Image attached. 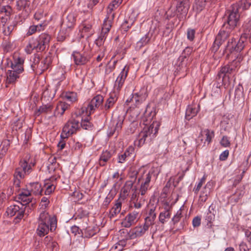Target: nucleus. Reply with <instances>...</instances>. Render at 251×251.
Instances as JSON below:
<instances>
[{"label":"nucleus","instance_id":"f257e3e1","mask_svg":"<svg viewBox=\"0 0 251 251\" xmlns=\"http://www.w3.org/2000/svg\"><path fill=\"white\" fill-rule=\"evenodd\" d=\"M251 43V22L246 23L244 25V32L237 42L235 39L232 38L228 41L226 46V50L230 53L233 51L237 52L241 51L247 44V40Z\"/></svg>","mask_w":251,"mask_h":251},{"label":"nucleus","instance_id":"f03ea898","mask_svg":"<svg viewBox=\"0 0 251 251\" xmlns=\"http://www.w3.org/2000/svg\"><path fill=\"white\" fill-rule=\"evenodd\" d=\"M37 234L40 237L47 235L49 230L54 231L57 227V220L54 216H50L45 211H42L38 218Z\"/></svg>","mask_w":251,"mask_h":251},{"label":"nucleus","instance_id":"7ed1b4c3","mask_svg":"<svg viewBox=\"0 0 251 251\" xmlns=\"http://www.w3.org/2000/svg\"><path fill=\"white\" fill-rule=\"evenodd\" d=\"M50 39V36L46 33H43L37 37H32L29 39L25 51L28 54L31 53L33 50L37 52L43 51L49 47Z\"/></svg>","mask_w":251,"mask_h":251},{"label":"nucleus","instance_id":"20e7f679","mask_svg":"<svg viewBox=\"0 0 251 251\" xmlns=\"http://www.w3.org/2000/svg\"><path fill=\"white\" fill-rule=\"evenodd\" d=\"M241 7L239 3L237 2L233 3L226 13V21L220 30L228 31L229 36L232 30L239 23L240 18L239 9Z\"/></svg>","mask_w":251,"mask_h":251},{"label":"nucleus","instance_id":"39448f33","mask_svg":"<svg viewBox=\"0 0 251 251\" xmlns=\"http://www.w3.org/2000/svg\"><path fill=\"white\" fill-rule=\"evenodd\" d=\"M160 126L159 122L154 121L149 126L145 128L139 135V146L143 145L146 140H151L157 133L159 127Z\"/></svg>","mask_w":251,"mask_h":251},{"label":"nucleus","instance_id":"423d86ee","mask_svg":"<svg viewBox=\"0 0 251 251\" xmlns=\"http://www.w3.org/2000/svg\"><path fill=\"white\" fill-rule=\"evenodd\" d=\"M243 56L239 54L229 64L223 67L218 75L219 78L222 77L223 80L225 76H228L229 75L234 74L236 71L237 68L240 66V62L243 60Z\"/></svg>","mask_w":251,"mask_h":251},{"label":"nucleus","instance_id":"0eeeda50","mask_svg":"<svg viewBox=\"0 0 251 251\" xmlns=\"http://www.w3.org/2000/svg\"><path fill=\"white\" fill-rule=\"evenodd\" d=\"M79 121L75 119L69 120L63 128L60 135L61 139H67L69 136L75 133L79 129Z\"/></svg>","mask_w":251,"mask_h":251},{"label":"nucleus","instance_id":"6e6552de","mask_svg":"<svg viewBox=\"0 0 251 251\" xmlns=\"http://www.w3.org/2000/svg\"><path fill=\"white\" fill-rule=\"evenodd\" d=\"M134 190L130 197V206L136 209L135 211H139L140 212V209L145 205L146 197L139 195L137 188H134Z\"/></svg>","mask_w":251,"mask_h":251},{"label":"nucleus","instance_id":"1a4fd4ad","mask_svg":"<svg viewBox=\"0 0 251 251\" xmlns=\"http://www.w3.org/2000/svg\"><path fill=\"white\" fill-rule=\"evenodd\" d=\"M25 207V206H23V205H22L21 207L17 205H11L7 208L6 213L10 217L16 216L14 219V222L17 223L24 217Z\"/></svg>","mask_w":251,"mask_h":251},{"label":"nucleus","instance_id":"9d476101","mask_svg":"<svg viewBox=\"0 0 251 251\" xmlns=\"http://www.w3.org/2000/svg\"><path fill=\"white\" fill-rule=\"evenodd\" d=\"M75 65L81 66L86 64L91 58V55L88 52L81 51H74L72 55Z\"/></svg>","mask_w":251,"mask_h":251},{"label":"nucleus","instance_id":"9b49d317","mask_svg":"<svg viewBox=\"0 0 251 251\" xmlns=\"http://www.w3.org/2000/svg\"><path fill=\"white\" fill-rule=\"evenodd\" d=\"M31 166L28 165L26 160H21L20 162V167L17 168L14 175V178H23L25 175L29 174L31 172Z\"/></svg>","mask_w":251,"mask_h":251},{"label":"nucleus","instance_id":"f8f14e48","mask_svg":"<svg viewBox=\"0 0 251 251\" xmlns=\"http://www.w3.org/2000/svg\"><path fill=\"white\" fill-rule=\"evenodd\" d=\"M189 8V2L187 0H179L176 5V12L179 20L186 18Z\"/></svg>","mask_w":251,"mask_h":251},{"label":"nucleus","instance_id":"ddd939ff","mask_svg":"<svg viewBox=\"0 0 251 251\" xmlns=\"http://www.w3.org/2000/svg\"><path fill=\"white\" fill-rule=\"evenodd\" d=\"M229 36L228 31L226 32L224 30H220L218 34L216 36L215 40L211 48L212 51L214 52L217 51L220 46Z\"/></svg>","mask_w":251,"mask_h":251},{"label":"nucleus","instance_id":"4468645a","mask_svg":"<svg viewBox=\"0 0 251 251\" xmlns=\"http://www.w3.org/2000/svg\"><path fill=\"white\" fill-rule=\"evenodd\" d=\"M139 214V211H133L128 213L122 222V225L125 227H129L137 221Z\"/></svg>","mask_w":251,"mask_h":251},{"label":"nucleus","instance_id":"2eb2a0df","mask_svg":"<svg viewBox=\"0 0 251 251\" xmlns=\"http://www.w3.org/2000/svg\"><path fill=\"white\" fill-rule=\"evenodd\" d=\"M149 229L143 226H137L131 229L127 233V238L133 239L142 236Z\"/></svg>","mask_w":251,"mask_h":251},{"label":"nucleus","instance_id":"dca6fc26","mask_svg":"<svg viewBox=\"0 0 251 251\" xmlns=\"http://www.w3.org/2000/svg\"><path fill=\"white\" fill-rule=\"evenodd\" d=\"M103 101V98L100 95H98L94 97L85 108L86 112H89V114H91L102 104Z\"/></svg>","mask_w":251,"mask_h":251},{"label":"nucleus","instance_id":"f3484780","mask_svg":"<svg viewBox=\"0 0 251 251\" xmlns=\"http://www.w3.org/2000/svg\"><path fill=\"white\" fill-rule=\"evenodd\" d=\"M128 72V67L125 66L117 77L114 84V88L119 91L123 86Z\"/></svg>","mask_w":251,"mask_h":251},{"label":"nucleus","instance_id":"a211bd4d","mask_svg":"<svg viewBox=\"0 0 251 251\" xmlns=\"http://www.w3.org/2000/svg\"><path fill=\"white\" fill-rule=\"evenodd\" d=\"M148 96L147 89L143 87L141 89L139 92L133 95L131 99V101L135 102L136 106L143 102Z\"/></svg>","mask_w":251,"mask_h":251},{"label":"nucleus","instance_id":"6ab92c4d","mask_svg":"<svg viewBox=\"0 0 251 251\" xmlns=\"http://www.w3.org/2000/svg\"><path fill=\"white\" fill-rule=\"evenodd\" d=\"M134 181L127 180L124 186L122 188L121 191V197L123 200L126 199L129 195L130 192L132 191V194L134 192V188H137L136 186H134Z\"/></svg>","mask_w":251,"mask_h":251},{"label":"nucleus","instance_id":"aec40b11","mask_svg":"<svg viewBox=\"0 0 251 251\" xmlns=\"http://www.w3.org/2000/svg\"><path fill=\"white\" fill-rule=\"evenodd\" d=\"M134 156V148L133 146L128 147L124 152H122L118 155V163H123L128 158Z\"/></svg>","mask_w":251,"mask_h":251},{"label":"nucleus","instance_id":"412c9836","mask_svg":"<svg viewBox=\"0 0 251 251\" xmlns=\"http://www.w3.org/2000/svg\"><path fill=\"white\" fill-rule=\"evenodd\" d=\"M24 60L23 58L18 57L15 59L14 60L11 62V71L16 72L19 75L22 73L24 71L23 64Z\"/></svg>","mask_w":251,"mask_h":251},{"label":"nucleus","instance_id":"4be33fe9","mask_svg":"<svg viewBox=\"0 0 251 251\" xmlns=\"http://www.w3.org/2000/svg\"><path fill=\"white\" fill-rule=\"evenodd\" d=\"M114 17L115 14H109L107 13L106 18L104 20L101 29V32H102L103 33L107 34L108 33L112 26Z\"/></svg>","mask_w":251,"mask_h":251},{"label":"nucleus","instance_id":"5701e85b","mask_svg":"<svg viewBox=\"0 0 251 251\" xmlns=\"http://www.w3.org/2000/svg\"><path fill=\"white\" fill-rule=\"evenodd\" d=\"M31 195L29 191L27 190H24L18 194L17 198L21 201L20 203L21 206H25L31 202L32 199L30 197Z\"/></svg>","mask_w":251,"mask_h":251},{"label":"nucleus","instance_id":"b1692460","mask_svg":"<svg viewBox=\"0 0 251 251\" xmlns=\"http://www.w3.org/2000/svg\"><path fill=\"white\" fill-rule=\"evenodd\" d=\"M76 21V14L75 13H70L66 19L63 21V25L66 28L71 29L75 25Z\"/></svg>","mask_w":251,"mask_h":251},{"label":"nucleus","instance_id":"393cba45","mask_svg":"<svg viewBox=\"0 0 251 251\" xmlns=\"http://www.w3.org/2000/svg\"><path fill=\"white\" fill-rule=\"evenodd\" d=\"M156 217V213L155 212V208L150 209L148 216L145 219L144 224L148 229L154 224V220Z\"/></svg>","mask_w":251,"mask_h":251},{"label":"nucleus","instance_id":"a878e982","mask_svg":"<svg viewBox=\"0 0 251 251\" xmlns=\"http://www.w3.org/2000/svg\"><path fill=\"white\" fill-rule=\"evenodd\" d=\"M27 190L29 191L30 194L34 195H40L42 192L41 184L38 182L30 183L26 185Z\"/></svg>","mask_w":251,"mask_h":251},{"label":"nucleus","instance_id":"bb28decb","mask_svg":"<svg viewBox=\"0 0 251 251\" xmlns=\"http://www.w3.org/2000/svg\"><path fill=\"white\" fill-rule=\"evenodd\" d=\"M214 136V133L213 131H210L209 129H205L202 131L201 134V136L199 137L201 138V142L204 141V146L205 144L208 145L211 142Z\"/></svg>","mask_w":251,"mask_h":251},{"label":"nucleus","instance_id":"cd10ccee","mask_svg":"<svg viewBox=\"0 0 251 251\" xmlns=\"http://www.w3.org/2000/svg\"><path fill=\"white\" fill-rule=\"evenodd\" d=\"M55 96L54 91L51 90L49 87H46L42 93V100L47 102L51 100Z\"/></svg>","mask_w":251,"mask_h":251},{"label":"nucleus","instance_id":"c85d7f7f","mask_svg":"<svg viewBox=\"0 0 251 251\" xmlns=\"http://www.w3.org/2000/svg\"><path fill=\"white\" fill-rule=\"evenodd\" d=\"M153 173L154 171L152 170L148 172L144 171L142 176L139 178L138 181H142L141 184L150 185V182Z\"/></svg>","mask_w":251,"mask_h":251},{"label":"nucleus","instance_id":"c756f323","mask_svg":"<svg viewBox=\"0 0 251 251\" xmlns=\"http://www.w3.org/2000/svg\"><path fill=\"white\" fill-rule=\"evenodd\" d=\"M19 75L17 73L11 71V70H8L6 73V86L8 87V84L14 83L19 77Z\"/></svg>","mask_w":251,"mask_h":251},{"label":"nucleus","instance_id":"7c9ffc66","mask_svg":"<svg viewBox=\"0 0 251 251\" xmlns=\"http://www.w3.org/2000/svg\"><path fill=\"white\" fill-rule=\"evenodd\" d=\"M81 236L84 238H90L96 233V230L94 227L88 226L81 230Z\"/></svg>","mask_w":251,"mask_h":251},{"label":"nucleus","instance_id":"2f4dec72","mask_svg":"<svg viewBox=\"0 0 251 251\" xmlns=\"http://www.w3.org/2000/svg\"><path fill=\"white\" fill-rule=\"evenodd\" d=\"M171 208H165L164 211L160 212L159 215V222L164 224L167 220H169L171 218Z\"/></svg>","mask_w":251,"mask_h":251},{"label":"nucleus","instance_id":"473e14b6","mask_svg":"<svg viewBox=\"0 0 251 251\" xmlns=\"http://www.w3.org/2000/svg\"><path fill=\"white\" fill-rule=\"evenodd\" d=\"M245 193V187L244 186L239 187L236 191L230 197L231 201L238 202L243 196Z\"/></svg>","mask_w":251,"mask_h":251},{"label":"nucleus","instance_id":"72a5a7b5","mask_svg":"<svg viewBox=\"0 0 251 251\" xmlns=\"http://www.w3.org/2000/svg\"><path fill=\"white\" fill-rule=\"evenodd\" d=\"M122 207V202L118 200L109 212V218L112 219L119 214Z\"/></svg>","mask_w":251,"mask_h":251},{"label":"nucleus","instance_id":"f704fd0d","mask_svg":"<svg viewBox=\"0 0 251 251\" xmlns=\"http://www.w3.org/2000/svg\"><path fill=\"white\" fill-rule=\"evenodd\" d=\"M112 156V153L107 151H103L100 156L99 159V164L101 166L105 165L106 163L109 160Z\"/></svg>","mask_w":251,"mask_h":251},{"label":"nucleus","instance_id":"c9c22d12","mask_svg":"<svg viewBox=\"0 0 251 251\" xmlns=\"http://www.w3.org/2000/svg\"><path fill=\"white\" fill-rule=\"evenodd\" d=\"M123 0H112L107 7V13L109 14H115L113 11L117 9L122 3Z\"/></svg>","mask_w":251,"mask_h":251},{"label":"nucleus","instance_id":"e433bc0d","mask_svg":"<svg viewBox=\"0 0 251 251\" xmlns=\"http://www.w3.org/2000/svg\"><path fill=\"white\" fill-rule=\"evenodd\" d=\"M40 61V54L36 53L34 54L33 56L30 59V66L32 71H37L38 65Z\"/></svg>","mask_w":251,"mask_h":251},{"label":"nucleus","instance_id":"4c0bfd02","mask_svg":"<svg viewBox=\"0 0 251 251\" xmlns=\"http://www.w3.org/2000/svg\"><path fill=\"white\" fill-rule=\"evenodd\" d=\"M52 109V105L50 104H47L41 106L39 109L35 112V115L39 116L42 113H48Z\"/></svg>","mask_w":251,"mask_h":251},{"label":"nucleus","instance_id":"58836bf2","mask_svg":"<svg viewBox=\"0 0 251 251\" xmlns=\"http://www.w3.org/2000/svg\"><path fill=\"white\" fill-rule=\"evenodd\" d=\"M117 100V98L116 97L115 95H111L110 97L107 100L104 104V110L105 111L108 110L110 108L113 107Z\"/></svg>","mask_w":251,"mask_h":251},{"label":"nucleus","instance_id":"ea45409f","mask_svg":"<svg viewBox=\"0 0 251 251\" xmlns=\"http://www.w3.org/2000/svg\"><path fill=\"white\" fill-rule=\"evenodd\" d=\"M198 113V110L195 108L189 106L186 110L185 118L187 120H190L195 116Z\"/></svg>","mask_w":251,"mask_h":251},{"label":"nucleus","instance_id":"a19ab883","mask_svg":"<svg viewBox=\"0 0 251 251\" xmlns=\"http://www.w3.org/2000/svg\"><path fill=\"white\" fill-rule=\"evenodd\" d=\"M207 1V0H195V8L198 13L205 8Z\"/></svg>","mask_w":251,"mask_h":251},{"label":"nucleus","instance_id":"79ce46f5","mask_svg":"<svg viewBox=\"0 0 251 251\" xmlns=\"http://www.w3.org/2000/svg\"><path fill=\"white\" fill-rule=\"evenodd\" d=\"M186 55L182 54L179 57L177 60L178 67L176 68L177 71H180L183 68H185L186 67V63L185 62V59L186 58Z\"/></svg>","mask_w":251,"mask_h":251},{"label":"nucleus","instance_id":"37998d69","mask_svg":"<svg viewBox=\"0 0 251 251\" xmlns=\"http://www.w3.org/2000/svg\"><path fill=\"white\" fill-rule=\"evenodd\" d=\"M9 7L6 8V7L4 6V7H3L0 9V12L1 13L4 12L5 15V17H3V16H2L1 17H0V21L3 26H4V23H5L7 21L8 18L9 17V15L10 14V12L8 11V9H9Z\"/></svg>","mask_w":251,"mask_h":251},{"label":"nucleus","instance_id":"c03bdc74","mask_svg":"<svg viewBox=\"0 0 251 251\" xmlns=\"http://www.w3.org/2000/svg\"><path fill=\"white\" fill-rule=\"evenodd\" d=\"M69 104L64 102H60L56 106V110L62 115L64 112L68 108Z\"/></svg>","mask_w":251,"mask_h":251},{"label":"nucleus","instance_id":"a18cd8bd","mask_svg":"<svg viewBox=\"0 0 251 251\" xmlns=\"http://www.w3.org/2000/svg\"><path fill=\"white\" fill-rule=\"evenodd\" d=\"M29 5L30 1L27 0H19L16 2L17 8L18 10L28 7Z\"/></svg>","mask_w":251,"mask_h":251},{"label":"nucleus","instance_id":"49530a36","mask_svg":"<svg viewBox=\"0 0 251 251\" xmlns=\"http://www.w3.org/2000/svg\"><path fill=\"white\" fill-rule=\"evenodd\" d=\"M150 40V38L149 37V36L145 35L137 43L136 46L137 48L140 49L142 47L146 45L149 42Z\"/></svg>","mask_w":251,"mask_h":251},{"label":"nucleus","instance_id":"de8ad7c7","mask_svg":"<svg viewBox=\"0 0 251 251\" xmlns=\"http://www.w3.org/2000/svg\"><path fill=\"white\" fill-rule=\"evenodd\" d=\"M107 35V34H104L102 32H101L100 35L95 41V43L98 47H100L103 44L106 38Z\"/></svg>","mask_w":251,"mask_h":251},{"label":"nucleus","instance_id":"09e8293b","mask_svg":"<svg viewBox=\"0 0 251 251\" xmlns=\"http://www.w3.org/2000/svg\"><path fill=\"white\" fill-rule=\"evenodd\" d=\"M76 214L77 215L75 219H81L84 218L85 219L88 220L87 217L88 215V212L86 210H84L82 208H80L77 210Z\"/></svg>","mask_w":251,"mask_h":251},{"label":"nucleus","instance_id":"8fccbe9b","mask_svg":"<svg viewBox=\"0 0 251 251\" xmlns=\"http://www.w3.org/2000/svg\"><path fill=\"white\" fill-rule=\"evenodd\" d=\"M81 126L83 128L88 130L91 129L93 125L92 123L90 122L88 118H86L84 120H82Z\"/></svg>","mask_w":251,"mask_h":251},{"label":"nucleus","instance_id":"3c124183","mask_svg":"<svg viewBox=\"0 0 251 251\" xmlns=\"http://www.w3.org/2000/svg\"><path fill=\"white\" fill-rule=\"evenodd\" d=\"M44 15L45 14L43 10L42 9H40L36 12L34 15V18L37 21H41V23H43L44 21Z\"/></svg>","mask_w":251,"mask_h":251},{"label":"nucleus","instance_id":"603ef678","mask_svg":"<svg viewBox=\"0 0 251 251\" xmlns=\"http://www.w3.org/2000/svg\"><path fill=\"white\" fill-rule=\"evenodd\" d=\"M113 198H114V195L112 194H111L110 192H109V193L108 194V195L105 198V199L102 203V207L103 208H106L108 207L109 203H110V202L113 199Z\"/></svg>","mask_w":251,"mask_h":251},{"label":"nucleus","instance_id":"864d4df0","mask_svg":"<svg viewBox=\"0 0 251 251\" xmlns=\"http://www.w3.org/2000/svg\"><path fill=\"white\" fill-rule=\"evenodd\" d=\"M64 97L68 101L73 102L76 100V94L74 92H67L65 94Z\"/></svg>","mask_w":251,"mask_h":251},{"label":"nucleus","instance_id":"5fc2aeb1","mask_svg":"<svg viewBox=\"0 0 251 251\" xmlns=\"http://www.w3.org/2000/svg\"><path fill=\"white\" fill-rule=\"evenodd\" d=\"M15 25V22H13L12 25L4 27V28L3 30L4 35L5 36H9L13 30Z\"/></svg>","mask_w":251,"mask_h":251},{"label":"nucleus","instance_id":"6e6d98bb","mask_svg":"<svg viewBox=\"0 0 251 251\" xmlns=\"http://www.w3.org/2000/svg\"><path fill=\"white\" fill-rule=\"evenodd\" d=\"M134 21L132 19L126 20L122 25V28L126 31H127L131 27Z\"/></svg>","mask_w":251,"mask_h":251},{"label":"nucleus","instance_id":"4d7b16f0","mask_svg":"<svg viewBox=\"0 0 251 251\" xmlns=\"http://www.w3.org/2000/svg\"><path fill=\"white\" fill-rule=\"evenodd\" d=\"M150 185L141 184V186L138 191V193H139V195L141 196H145L147 192V191L149 189Z\"/></svg>","mask_w":251,"mask_h":251},{"label":"nucleus","instance_id":"13d9d810","mask_svg":"<svg viewBox=\"0 0 251 251\" xmlns=\"http://www.w3.org/2000/svg\"><path fill=\"white\" fill-rule=\"evenodd\" d=\"M243 9H248L251 5V0H241L238 3Z\"/></svg>","mask_w":251,"mask_h":251},{"label":"nucleus","instance_id":"bf43d9fd","mask_svg":"<svg viewBox=\"0 0 251 251\" xmlns=\"http://www.w3.org/2000/svg\"><path fill=\"white\" fill-rule=\"evenodd\" d=\"M23 126V123L21 120L18 119L16 121L14 122L12 125V128L13 130L17 131L18 129H20L22 128Z\"/></svg>","mask_w":251,"mask_h":251},{"label":"nucleus","instance_id":"052dcab7","mask_svg":"<svg viewBox=\"0 0 251 251\" xmlns=\"http://www.w3.org/2000/svg\"><path fill=\"white\" fill-rule=\"evenodd\" d=\"M182 217V211L181 209L178 210L176 215L172 219V221L174 225L177 223Z\"/></svg>","mask_w":251,"mask_h":251},{"label":"nucleus","instance_id":"680f3d73","mask_svg":"<svg viewBox=\"0 0 251 251\" xmlns=\"http://www.w3.org/2000/svg\"><path fill=\"white\" fill-rule=\"evenodd\" d=\"M195 30L191 28H188L187 31V39L190 41H193L195 38Z\"/></svg>","mask_w":251,"mask_h":251},{"label":"nucleus","instance_id":"e2e57ef3","mask_svg":"<svg viewBox=\"0 0 251 251\" xmlns=\"http://www.w3.org/2000/svg\"><path fill=\"white\" fill-rule=\"evenodd\" d=\"M81 30L82 32H90V34H92V32H91L92 29V25L90 24L83 23L81 25Z\"/></svg>","mask_w":251,"mask_h":251},{"label":"nucleus","instance_id":"0e129e2a","mask_svg":"<svg viewBox=\"0 0 251 251\" xmlns=\"http://www.w3.org/2000/svg\"><path fill=\"white\" fill-rule=\"evenodd\" d=\"M243 87L239 85L235 90V98L237 99H240L241 96H242L243 94Z\"/></svg>","mask_w":251,"mask_h":251},{"label":"nucleus","instance_id":"69168bd1","mask_svg":"<svg viewBox=\"0 0 251 251\" xmlns=\"http://www.w3.org/2000/svg\"><path fill=\"white\" fill-rule=\"evenodd\" d=\"M221 145L224 147H228L230 146V143L229 138L226 136H224L220 142Z\"/></svg>","mask_w":251,"mask_h":251},{"label":"nucleus","instance_id":"338daca9","mask_svg":"<svg viewBox=\"0 0 251 251\" xmlns=\"http://www.w3.org/2000/svg\"><path fill=\"white\" fill-rule=\"evenodd\" d=\"M213 209L212 205H211L209 206V213H207V215L206 216V220H207V221L209 223H212V221L214 220L215 218V215L214 213H212L210 209Z\"/></svg>","mask_w":251,"mask_h":251},{"label":"nucleus","instance_id":"774afa93","mask_svg":"<svg viewBox=\"0 0 251 251\" xmlns=\"http://www.w3.org/2000/svg\"><path fill=\"white\" fill-rule=\"evenodd\" d=\"M211 184L210 182H208L204 186L203 190H202L201 193L204 195L209 196L211 192Z\"/></svg>","mask_w":251,"mask_h":251}]
</instances>
